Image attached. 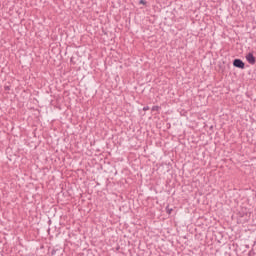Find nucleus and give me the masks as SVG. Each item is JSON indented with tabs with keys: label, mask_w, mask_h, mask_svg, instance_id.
Masks as SVG:
<instances>
[{
	"label": "nucleus",
	"mask_w": 256,
	"mask_h": 256,
	"mask_svg": "<svg viewBox=\"0 0 256 256\" xmlns=\"http://www.w3.org/2000/svg\"><path fill=\"white\" fill-rule=\"evenodd\" d=\"M143 111H149V106H145V107L143 108Z\"/></svg>",
	"instance_id": "obj_7"
},
{
	"label": "nucleus",
	"mask_w": 256,
	"mask_h": 256,
	"mask_svg": "<svg viewBox=\"0 0 256 256\" xmlns=\"http://www.w3.org/2000/svg\"><path fill=\"white\" fill-rule=\"evenodd\" d=\"M52 255H55V250H52Z\"/></svg>",
	"instance_id": "obj_8"
},
{
	"label": "nucleus",
	"mask_w": 256,
	"mask_h": 256,
	"mask_svg": "<svg viewBox=\"0 0 256 256\" xmlns=\"http://www.w3.org/2000/svg\"><path fill=\"white\" fill-rule=\"evenodd\" d=\"M249 255H253V252L250 251V252H249Z\"/></svg>",
	"instance_id": "obj_10"
},
{
	"label": "nucleus",
	"mask_w": 256,
	"mask_h": 256,
	"mask_svg": "<svg viewBox=\"0 0 256 256\" xmlns=\"http://www.w3.org/2000/svg\"><path fill=\"white\" fill-rule=\"evenodd\" d=\"M159 109H161V107H159V106H153L152 107V111H159Z\"/></svg>",
	"instance_id": "obj_4"
},
{
	"label": "nucleus",
	"mask_w": 256,
	"mask_h": 256,
	"mask_svg": "<svg viewBox=\"0 0 256 256\" xmlns=\"http://www.w3.org/2000/svg\"><path fill=\"white\" fill-rule=\"evenodd\" d=\"M233 67H236L237 69H245V62L239 58H236L233 60Z\"/></svg>",
	"instance_id": "obj_1"
},
{
	"label": "nucleus",
	"mask_w": 256,
	"mask_h": 256,
	"mask_svg": "<svg viewBox=\"0 0 256 256\" xmlns=\"http://www.w3.org/2000/svg\"><path fill=\"white\" fill-rule=\"evenodd\" d=\"M4 90L11 91V86H4Z\"/></svg>",
	"instance_id": "obj_6"
},
{
	"label": "nucleus",
	"mask_w": 256,
	"mask_h": 256,
	"mask_svg": "<svg viewBox=\"0 0 256 256\" xmlns=\"http://www.w3.org/2000/svg\"><path fill=\"white\" fill-rule=\"evenodd\" d=\"M172 211H173V208H169V206L166 207V213H168V215H171Z\"/></svg>",
	"instance_id": "obj_3"
},
{
	"label": "nucleus",
	"mask_w": 256,
	"mask_h": 256,
	"mask_svg": "<svg viewBox=\"0 0 256 256\" xmlns=\"http://www.w3.org/2000/svg\"><path fill=\"white\" fill-rule=\"evenodd\" d=\"M249 255H253V252L250 251V252H249Z\"/></svg>",
	"instance_id": "obj_9"
},
{
	"label": "nucleus",
	"mask_w": 256,
	"mask_h": 256,
	"mask_svg": "<svg viewBox=\"0 0 256 256\" xmlns=\"http://www.w3.org/2000/svg\"><path fill=\"white\" fill-rule=\"evenodd\" d=\"M246 61L250 64V65H255L256 63V58L255 56L253 55V53H248L246 55Z\"/></svg>",
	"instance_id": "obj_2"
},
{
	"label": "nucleus",
	"mask_w": 256,
	"mask_h": 256,
	"mask_svg": "<svg viewBox=\"0 0 256 256\" xmlns=\"http://www.w3.org/2000/svg\"><path fill=\"white\" fill-rule=\"evenodd\" d=\"M139 5H147V1H145V0H140V1H139Z\"/></svg>",
	"instance_id": "obj_5"
}]
</instances>
